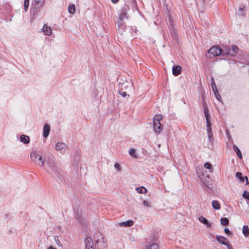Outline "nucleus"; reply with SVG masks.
<instances>
[{
    "mask_svg": "<svg viewBox=\"0 0 249 249\" xmlns=\"http://www.w3.org/2000/svg\"><path fill=\"white\" fill-rule=\"evenodd\" d=\"M46 171L51 175H57L59 173V166L53 159H49L47 166L45 167Z\"/></svg>",
    "mask_w": 249,
    "mask_h": 249,
    "instance_id": "obj_1",
    "label": "nucleus"
},
{
    "mask_svg": "<svg viewBox=\"0 0 249 249\" xmlns=\"http://www.w3.org/2000/svg\"><path fill=\"white\" fill-rule=\"evenodd\" d=\"M45 0H32L31 9L34 14L37 13L43 6Z\"/></svg>",
    "mask_w": 249,
    "mask_h": 249,
    "instance_id": "obj_2",
    "label": "nucleus"
},
{
    "mask_svg": "<svg viewBox=\"0 0 249 249\" xmlns=\"http://www.w3.org/2000/svg\"><path fill=\"white\" fill-rule=\"evenodd\" d=\"M208 53L210 55V58H213L221 54V49L216 46H213L209 50Z\"/></svg>",
    "mask_w": 249,
    "mask_h": 249,
    "instance_id": "obj_3",
    "label": "nucleus"
},
{
    "mask_svg": "<svg viewBox=\"0 0 249 249\" xmlns=\"http://www.w3.org/2000/svg\"><path fill=\"white\" fill-rule=\"evenodd\" d=\"M201 181L204 185H205L209 189H212L213 180L210 178V176L208 175L206 177L202 178Z\"/></svg>",
    "mask_w": 249,
    "mask_h": 249,
    "instance_id": "obj_4",
    "label": "nucleus"
},
{
    "mask_svg": "<svg viewBox=\"0 0 249 249\" xmlns=\"http://www.w3.org/2000/svg\"><path fill=\"white\" fill-rule=\"evenodd\" d=\"M163 126L160 123L154 122L153 123V129L156 133L160 134V131L162 130Z\"/></svg>",
    "mask_w": 249,
    "mask_h": 249,
    "instance_id": "obj_5",
    "label": "nucleus"
},
{
    "mask_svg": "<svg viewBox=\"0 0 249 249\" xmlns=\"http://www.w3.org/2000/svg\"><path fill=\"white\" fill-rule=\"evenodd\" d=\"M216 238L219 243L224 245H227V243L229 242L228 239L223 236L216 235Z\"/></svg>",
    "mask_w": 249,
    "mask_h": 249,
    "instance_id": "obj_6",
    "label": "nucleus"
},
{
    "mask_svg": "<svg viewBox=\"0 0 249 249\" xmlns=\"http://www.w3.org/2000/svg\"><path fill=\"white\" fill-rule=\"evenodd\" d=\"M85 249L89 248V249H93V243L92 240L90 237H87L85 241Z\"/></svg>",
    "mask_w": 249,
    "mask_h": 249,
    "instance_id": "obj_7",
    "label": "nucleus"
},
{
    "mask_svg": "<svg viewBox=\"0 0 249 249\" xmlns=\"http://www.w3.org/2000/svg\"><path fill=\"white\" fill-rule=\"evenodd\" d=\"M247 7L243 4H240L239 8V13L238 14L239 16L241 17H244L245 16V12L247 11Z\"/></svg>",
    "mask_w": 249,
    "mask_h": 249,
    "instance_id": "obj_8",
    "label": "nucleus"
},
{
    "mask_svg": "<svg viewBox=\"0 0 249 249\" xmlns=\"http://www.w3.org/2000/svg\"><path fill=\"white\" fill-rule=\"evenodd\" d=\"M181 72V68L180 66H173L172 68V73L175 76H178Z\"/></svg>",
    "mask_w": 249,
    "mask_h": 249,
    "instance_id": "obj_9",
    "label": "nucleus"
},
{
    "mask_svg": "<svg viewBox=\"0 0 249 249\" xmlns=\"http://www.w3.org/2000/svg\"><path fill=\"white\" fill-rule=\"evenodd\" d=\"M43 33L47 36H50L52 34V30L50 27L44 25L42 28Z\"/></svg>",
    "mask_w": 249,
    "mask_h": 249,
    "instance_id": "obj_10",
    "label": "nucleus"
},
{
    "mask_svg": "<svg viewBox=\"0 0 249 249\" xmlns=\"http://www.w3.org/2000/svg\"><path fill=\"white\" fill-rule=\"evenodd\" d=\"M50 126L49 124H45L43 127V137L44 138H47L50 133Z\"/></svg>",
    "mask_w": 249,
    "mask_h": 249,
    "instance_id": "obj_11",
    "label": "nucleus"
},
{
    "mask_svg": "<svg viewBox=\"0 0 249 249\" xmlns=\"http://www.w3.org/2000/svg\"><path fill=\"white\" fill-rule=\"evenodd\" d=\"M231 53V48L228 46H225L223 49H221V54L223 55H230Z\"/></svg>",
    "mask_w": 249,
    "mask_h": 249,
    "instance_id": "obj_12",
    "label": "nucleus"
},
{
    "mask_svg": "<svg viewBox=\"0 0 249 249\" xmlns=\"http://www.w3.org/2000/svg\"><path fill=\"white\" fill-rule=\"evenodd\" d=\"M199 221L207 226V227H211V224L208 222V220L206 218L202 216H200L198 217Z\"/></svg>",
    "mask_w": 249,
    "mask_h": 249,
    "instance_id": "obj_13",
    "label": "nucleus"
},
{
    "mask_svg": "<svg viewBox=\"0 0 249 249\" xmlns=\"http://www.w3.org/2000/svg\"><path fill=\"white\" fill-rule=\"evenodd\" d=\"M20 141L25 144H27L30 142V138L27 135H21L20 136Z\"/></svg>",
    "mask_w": 249,
    "mask_h": 249,
    "instance_id": "obj_14",
    "label": "nucleus"
},
{
    "mask_svg": "<svg viewBox=\"0 0 249 249\" xmlns=\"http://www.w3.org/2000/svg\"><path fill=\"white\" fill-rule=\"evenodd\" d=\"M67 147V145L63 142H57L55 145V149L56 150H60L65 149Z\"/></svg>",
    "mask_w": 249,
    "mask_h": 249,
    "instance_id": "obj_15",
    "label": "nucleus"
},
{
    "mask_svg": "<svg viewBox=\"0 0 249 249\" xmlns=\"http://www.w3.org/2000/svg\"><path fill=\"white\" fill-rule=\"evenodd\" d=\"M134 224V221L132 220H129L120 223L121 226L130 227Z\"/></svg>",
    "mask_w": 249,
    "mask_h": 249,
    "instance_id": "obj_16",
    "label": "nucleus"
},
{
    "mask_svg": "<svg viewBox=\"0 0 249 249\" xmlns=\"http://www.w3.org/2000/svg\"><path fill=\"white\" fill-rule=\"evenodd\" d=\"M212 207L215 210L220 209V204L217 200H213L212 202Z\"/></svg>",
    "mask_w": 249,
    "mask_h": 249,
    "instance_id": "obj_17",
    "label": "nucleus"
},
{
    "mask_svg": "<svg viewBox=\"0 0 249 249\" xmlns=\"http://www.w3.org/2000/svg\"><path fill=\"white\" fill-rule=\"evenodd\" d=\"M242 232L245 237L249 235V228L247 225H244L243 227Z\"/></svg>",
    "mask_w": 249,
    "mask_h": 249,
    "instance_id": "obj_18",
    "label": "nucleus"
},
{
    "mask_svg": "<svg viewBox=\"0 0 249 249\" xmlns=\"http://www.w3.org/2000/svg\"><path fill=\"white\" fill-rule=\"evenodd\" d=\"M136 190L139 194H146L147 192V190L143 186L137 187Z\"/></svg>",
    "mask_w": 249,
    "mask_h": 249,
    "instance_id": "obj_19",
    "label": "nucleus"
},
{
    "mask_svg": "<svg viewBox=\"0 0 249 249\" xmlns=\"http://www.w3.org/2000/svg\"><path fill=\"white\" fill-rule=\"evenodd\" d=\"M162 119V116L161 114L156 115L153 118V123L158 122L160 123V121Z\"/></svg>",
    "mask_w": 249,
    "mask_h": 249,
    "instance_id": "obj_20",
    "label": "nucleus"
},
{
    "mask_svg": "<svg viewBox=\"0 0 249 249\" xmlns=\"http://www.w3.org/2000/svg\"><path fill=\"white\" fill-rule=\"evenodd\" d=\"M238 50V47L236 46L233 45L232 46V49H231V53H230V56H234Z\"/></svg>",
    "mask_w": 249,
    "mask_h": 249,
    "instance_id": "obj_21",
    "label": "nucleus"
},
{
    "mask_svg": "<svg viewBox=\"0 0 249 249\" xmlns=\"http://www.w3.org/2000/svg\"><path fill=\"white\" fill-rule=\"evenodd\" d=\"M68 12L69 13L73 14L75 12V6L74 4L69 5L68 7Z\"/></svg>",
    "mask_w": 249,
    "mask_h": 249,
    "instance_id": "obj_22",
    "label": "nucleus"
},
{
    "mask_svg": "<svg viewBox=\"0 0 249 249\" xmlns=\"http://www.w3.org/2000/svg\"><path fill=\"white\" fill-rule=\"evenodd\" d=\"M118 26L119 28H122L124 31L125 28V26L124 24L122 15L120 16V20L118 21Z\"/></svg>",
    "mask_w": 249,
    "mask_h": 249,
    "instance_id": "obj_23",
    "label": "nucleus"
},
{
    "mask_svg": "<svg viewBox=\"0 0 249 249\" xmlns=\"http://www.w3.org/2000/svg\"><path fill=\"white\" fill-rule=\"evenodd\" d=\"M221 224L223 226H227L229 225V221L227 217H222L220 219Z\"/></svg>",
    "mask_w": 249,
    "mask_h": 249,
    "instance_id": "obj_24",
    "label": "nucleus"
},
{
    "mask_svg": "<svg viewBox=\"0 0 249 249\" xmlns=\"http://www.w3.org/2000/svg\"><path fill=\"white\" fill-rule=\"evenodd\" d=\"M39 155L36 152H32L30 154V157L32 160H36Z\"/></svg>",
    "mask_w": 249,
    "mask_h": 249,
    "instance_id": "obj_25",
    "label": "nucleus"
},
{
    "mask_svg": "<svg viewBox=\"0 0 249 249\" xmlns=\"http://www.w3.org/2000/svg\"><path fill=\"white\" fill-rule=\"evenodd\" d=\"M233 148L235 151V152L236 153L237 156L240 158L242 159V155L240 151V150L238 149V148L235 145H233Z\"/></svg>",
    "mask_w": 249,
    "mask_h": 249,
    "instance_id": "obj_26",
    "label": "nucleus"
},
{
    "mask_svg": "<svg viewBox=\"0 0 249 249\" xmlns=\"http://www.w3.org/2000/svg\"><path fill=\"white\" fill-rule=\"evenodd\" d=\"M204 167L207 169H209L210 172H213V166L210 163H209V162L205 163L204 164Z\"/></svg>",
    "mask_w": 249,
    "mask_h": 249,
    "instance_id": "obj_27",
    "label": "nucleus"
},
{
    "mask_svg": "<svg viewBox=\"0 0 249 249\" xmlns=\"http://www.w3.org/2000/svg\"><path fill=\"white\" fill-rule=\"evenodd\" d=\"M236 177L238 178L242 182L244 181V178L242 176V174L241 172H237L236 173Z\"/></svg>",
    "mask_w": 249,
    "mask_h": 249,
    "instance_id": "obj_28",
    "label": "nucleus"
},
{
    "mask_svg": "<svg viewBox=\"0 0 249 249\" xmlns=\"http://www.w3.org/2000/svg\"><path fill=\"white\" fill-rule=\"evenodd\" d=\"M211 85L213 92H215V91L217 90V88L215 84L214 78L213 77H211Z\"/></svg>",
    "mask_w": 249,
    "mask_h": 249,
    "instance_id": "obj_29",
    "label": "nucleus"
},
{
    "mask_svg": "<svg viewBox=\"0 0 249 249\" xmlns=\"http://www.w3.org/2000/svg\"><path fill=\"white\" fill-rule=\"evenodd\" d=\"M38 160L40 162V163H38V164L41 166H43L44 165L45 159L43 158L41 155L38 158Z\"/></svg>",
    "mask_w": 249,
    "mask_h": 249,
    "instance_id": "obj_30",
    "label": "nucleus"
},
{
    "mask_svg": "<svg viewBox=\"0 0 249 249\" xmlns=\"http://www.w3.org/2000/svg\"><path fill=\"white\" fill-rule=\"evenodd\" d=\"M118 93L120 95H121L123 97H127V98H128L129 97V95L127 94V93L125 91H123L122 89L119 90L118 91Z\"/></svg>",
    "mask_w": 249,
    "mask_h": 249,
    "instance_id": "obj_31",
    "label": "nucleus"
},
{
    "mask_svg": "<svg viewBox=\"0 0 249 249\" xmlns=\"http://www.w3.org/2000/svg\"><path fill=\"white\" fill-rule=\"evenodd\" d=\"M29 0H24V9L25 12H27L29 5Z\"/></svg>",
    "mask_w": 249,
    "mask_h": 249,
    "instance_id": "obj_32",
    "label": "nucleus"
},
{
    "mask_svg": "<svg viewBox=\"0 0 249 249\" xmlns=\"http://www.w3.org/2000/svg\"><path fill=\"white\" fill-rule=\"evenodd\" d=\"M203 108H204V113L205 115L209 114V111L208 108L206 107V105L205 104V103L204 101H203Z\"/></svg>",
    "mask_w": 249,
    "mask_h": 249,
    "instance_id": "obj_33",
    "label": "nucleus"
},
{
    "mask_svg": "<svg viewBox=\"0 0 249 249\" xmlns=\"http://www.w3.org/2000/svg\"><path fill=\"white\" fill-rule=\"evenodd\" d=\"M242 196L249 201V192L247 191H244Z\"/></svg>",
    "mask_w": 249,
    "mask_h": 249,
    "instance_id": "obj_34",
    "label": "nucleus"
},
{
    "mask_svg": "<svg viewBox=\"0 0 249 249\" xmlns=\"http://www.w3.org/2000/svg\"><path fill=\"white\" fill-rule=\"evenodd\" d=\"M147 249H159V246L156 244H151Z\"/></svg>",
    "mask_w": 249,
    "mask_h": 249,
    "instance_id": "obj_35",
    "label": "nucleus"
},
{
    "mask_svg": "<svg viewBox=\"0 0 249 249\" xmlns=\"http://www.w3.org/2000/svg\"><path fill=\"white\" fill-rule=\"evenodd\" d=\"M129 154L132 156L133 157H136V152H135V150L134 149H133V148H131L130 150H129Z\"/></svg>",
    "mask_w": 249,
    "mask_h": 249,
    "instance_id": "obj_36",
    "label": "nucleus"
},
{
    "mask_svg": "<svg viewBox=\"0 0 249 249\" xmlns=\"http://www.w3.org/2000/svg\"><path fill=\"white\" fill-rule=\"evenodd\" d=\"M142 204L144 206L151 207L150 203L146 200H144L142 202Z\"/></svg>",
    "mask_w": 249,
    "mask_h": 249,
    "instance_id": "obj_37",
    "label": "nucleus"
},
{
    "mask_svg": "<svg viewBox=\"0 0 249 249\" xmlns=\"http://www.w3.org/2000/svg\"><path fill=\"white\" fill-rule=\"evenodd\" d=\"M114 167L116 169H117L118 171H121V168L120 165L118 163H115L114 164Z\"/></svg>",
    "mask_w": 249,
    "mask_h": 249,
    "instance_id": "obj_38",
    "label": "nucleus"
},
{
    "mask_svg": "<svg viewBox=\"0 0 249 249\" xmlns=\"http://www.w3.org/2000/svg\"><path fill=\"white\" fill-rule=\"evenodd\" d=\"M122 15L123 19L124 18H127L126 15L127 13L125 11L123 10L122 12L121 13L120 17Z\"/></svg>",
    "mask_w": 249,
    "mask_h": 249,
    "instance_id": "obj_39",
    "label": "nucleus"
},
{
    "mask_svg": "<svg viewBox=\"0 0 249 249\" xmlns=\"http://www.w3.org/2000/svg\"><path fill=\"white\" fill-rule=\"evenodd\" d=\"M214 92V94H215V96L216 97V98L218 100H220V95H219V94L218 93V92H217V90H216Z\"/></svg>",
    "mask_w": 249,
    "mask_h": 249,
    "instance_id": "obj_40",
    "label": "nucleus"
},
{
    "mask_svg": "<svg viewBox=\"0 0 249 249\" xmlns=\"http://www.w3.org/2000/svg\"><path fill=\"white\" fill-rule=\"evenodd\" d=\"M76 218L78 220L79 222H82V219L81 218V214H78V213L77 214H76Z\"/></svg>",
    "mask_w": 249,
    "mask_h": 249,
    "instance_id": "obj_41",
    "label": "nucleus"
},
{
    "mask_svg": "<svg viewBox=\"0 0 249 249\" xmlns=\"http://www.w3.org/2000/svg\"><path fill=\"white\" fill-rule=\"evenodd\" d=\"M224 232L227 234L231 235V232L229 230L228 228H225L224 229Z\"/></svg>",
    "mask_w": 249,
    "mask_h": 249,
    "instance_id": "obj_42",
    "label": "nucleus"
},
{
    "mask_svg": "<svg viewBox=\"0 0 249 249\" xmlns=\"http://www.w3.org/2000/svg\"><path fill=\"white\" fill-rule=\"evenodd\" d=\"M207 124V131H209V129H211V123L210 121H206Z\"/></svg>",
    "mask_w": 249,
    "mask_h": 249,
    "instance_id": "obj_43",
    "label": "nucleus"
},
{
    "mask_svg": "<svg viewBox=\"0 0 249 249\" xmlns=\"http://www.w3.org/2000/svg\"><path fill=\"white\" fill-rule=\"evenodd\" d=\"M225 246L227 247L228 249H232V246L229 242Z\"/></svg>",
    "mask_w": 249,
    "mask_h": 249,
    "instance_id": "obj_44",
    "label": "nucleus"
},
{
    "mask_svg": "<svg viewBox=\"0 0 249 249\" xmlns=\"http://www.w3.org/2000/svg\"><path fill=\"white\" fill-rule=\"evenodd\" d=\"M205 116L206 118V121H210V119L211 116L210 114H207V115H205Z\"/></svg>",
    "mask_w": 249,
    "mask_h": 249,
    "instance_id": "obj_45",
    "label": "nucleus"
},
{
    "mask_svg": "<svg viewBox=\"0 0 249 249\" xmlns=\"http://www.w3.org/2000/svg\"><path fill=\"white\" fill-rule=\"evenodd\" d=\"M169 18H170L169 26H170V28H172V26H173L172 20L171 19L170 17H169Z\"/></svg>",
    "mask_w": 249,
    "mask_h": 249,
    "instance_id": "obj_46",
    "label": "nucleus"
},
{
    "mask_svg": "<svg viewBox=\"0 0 249 249\" xmlns=\"http://www.w3.org/2000/svg\"><path fill=\"white\" fill-rule=\"evenodd\" d=\"M208 133L209 137V138L210 139L211 138V135H212V133L211 129H209V131H208Z\"/></svg>",
    "mask_w": 249,
    "mask_h": 249,
    "instance_id": "obj_47",
    "label": "nucleus"
},
{
    "mask_svg": "<svg viewBox=\"0 0 249 249\" xmlns=\"http://www.w3.org/2000/svg\"><path fill=\"white\" fill-rule=\"evenodd\" d=\"M111 1L113 3H116L119 1V0H111Z\"/></svg>",
    "mask_w": 249,
    "mask_h": 249,
    "instance_id": "obj_48",
    "label": "nucleus"
},
{
    "mask_svg": "<svg viewBox=\"0 0 249 249\" xmlns=\"http://www.w3.org/2000/svg\"><path fill=\"white\" fill-rule=\"evenodd\" d=\"M244 178V180L246 179V181H247V184L248 183V178L247 177L245 176Z\"/></svg>",
    "mask_w": 249,
    "mask_h": 249,
    "instance_id": "obj_49",
    "label": "nucleus"
},
{
    "mask_svg": "<svg viewBox=\"0 0 249 249\" xmlns=\"http://www.w3.org/2000/svg\"><path fill=\"white\" fill-rule=\"evenodd\" d=\"M48 249H57L53 247V246H50Z\"/></svg>",
    "mask_w": 249,
    "mask_h": 249,
    "instance_id": "obj_50",
    "label": "nucleus"
},
{
    "mask_svg": "<svg viewBox=\"0 0 249 249\" xmlns=\"http://www.w3.org/2000/svg\"><path fill=\"white\" fill-rule=\"evenodd\" d=\"M55 239V240L57 242V241H59V240H58V237H55L54 238Z\"/></svg>",
    "mask_w": 249,
    "mask_h": 249,
    "instance_id": "obj_51",
    "label": "nucleus"
}]
</instances>
